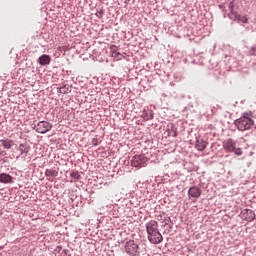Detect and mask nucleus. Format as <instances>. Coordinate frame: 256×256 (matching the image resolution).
<instances>
[{"label":"nucleus","instance_id":"nucleus-19","mask_svg":"<svg viewBox=\"0 0 256 256\" xmlns=\"http://www.w3.org/2000/svg\"><path fill=\"white\" fill-rule=\"evenodd\" d=\"M3 155V150L0 148V156Z\"/></svg>","mask_w":256,"mask_h":256},{"label":"nucleus","instance_id":"nucleus-7","mask_svg":"<svg viewBox=\"0 0 256 256\" xmlns=\"http://www.w3.org/2000/svg\"><path fill=\"white\" fill-rule=\"evenodd\" d=\"M240 217L244 221L251 222L255 220V212H253L251 209H244L241 211Z\"/></svg>","mask_w":256,"mask_h":256},{"label":"nucleus","instance_id":"nucleus-6","mask_svg":"<svg viewBox=\"0 0 256 256\" xmlns=\"http://www.w3.org/2000/svg\"><path fill=\"white\" fill-rule=\"evenodd\" d=\"M222 147L227 153H233V151L237 149V143L235 142V140L229 138L223 141Z\"/></svg>","mask_w":256,"mask_h":256},{"label":"nucleus","instance_id":"nucleus-9","mask_svg":"<svg viewBox=\"0 0 256 256\" xmlns=\"http://www.w3.org/2000/svg\"><path fill=\"white\" fill-rule=\"evenodd\" d=\"M38 63L39 65L45 66V65H49V63H51V56L47 55V54H43L38 58Z\"/></svg>","mask_w":256,"mask_h":256},{"label":"nucleus","instance_id":"nucleus-8","mask_svg":"<svg viewBox=\"0 0 256 256\" xmlns=\"http://www.w3.org/2000/svg\"><path fill=\"white\" fill-rule=\"evenodd\" d=\"M201 193H202L201 188H199L197 186H192L188 190L189 197H193L194 199L201 197Z\"/></svg>","mask_w":256,"mask_h":256},{"label":"nucleus","instance_id":"nucleus-18","mask_svg":"<svg viewBox=\"0 0 256 256\" xmlns=\"http://www.w3.org/2000/svg\"><path fill=\"white\" fill-rule=\"evenodd\" d=\"M240 151H241V150H239V149L236 150V151H235L236 155H241Z\"/></svg>","mask_w":256,"mask_h":256},{"label":"nucleus","instance_id":"nucleus-14","mask_svg":"<svg viewBox=\"0 0 256 256\" xmlns=\"http://www.w3.org/2000/svg\"><path fill=\"white\" fill-rule=\"evenodd\" d=\"M19 151L21 152V155L29 153L31 151V147L29 145L20 144L19 145Z\"/></svg>","mask_w":256,"mask_h":256},{"label":"nucleus","instance_id":"nucleus-13","mask_svg":"<svg viewBox=\"0 0 256 256\" xmlns=\"http://www.w3.org/2000/svg\"><path fill=\"white\" fill-rule=\"evenodd\" d=\"M232 15H234L235 19L238 20L239 23H247V21H249L247 16H243L237 13H232Z\"/></svg>","mask_w":256,"mask_h":256},{"label":"nucleus","instance_id":"nucleus-2","mask_svg":"<svg viewBox=\"0 0 256 256\" xmlns=\"http://www.w3.org/2000/svg\"><path fill=\"white\" fill-rule=\"evenodd\" d=\"M234 125L237 127L238 131H247L253 127V119L243 116L235 120Z\"/></svg>","mask_w":256,"mask_h":256},{"label":"nucleus","instance_id":"nucleus-15","mask_svg":"<svg viewBox=\"0 0 256 256\" xmlns=\"http://www.w3.org/2000/svg\"><path fill=\"white\" fill-rule=\"evenodd\" d=\"M110 53L112 55V57H119V55H121V53H119V48H117V46L112 45L110 46Z\"/></svg>","mask_w":256,"mask_h":256},{"label":"nucleus","instance_id":"nucleus-16","mask_svg":"<svg viewBox=\"0 0 256 256\" xmlns=\"http://www.w3.org/2000/svg\"><path fill=\"white\" fill-rule=\"evenodd\" d=\"M45 175L46 177H57V175H59V172H57V170L54 169H47L45 171Z\"/></svg>","mask_w":256,"mask_h":256},{"label":"nucleus","instance_id":"nucleus-4","mask_svg":"<svg viewBox=\"0 0 256 256\" xmlns=\"http://www.w3.org/2000/svg\"><path fill=\"white\" fill-rule=\"evenodd\" d=\"M147 161H149V158H147L145 155H135L131 160L132 167H145L147 164Z\"/></svg>","mask_w":256,"mask_h":256},{"label":"nucleus","instance_id":"nucleus-3","mask_svg":"<svg viewBox=\"0 0 256 256\" xmlns=\"http://www.w3.org/2000/svg\"><path fill=\"white\" fill-rule=\"evenodd\" d=\"M125 251L128 255L137 256L139 255V244L135 240H129L125 244Z\"/></svg>","mask_w":256,"mask_h":256},{"label":"nucleus","instance_id":"nucleus-1","mask_svg":"<svg viewBox=\"0 0 256 256\" xmlns=\"http://www.w3.org/2000/svg\"><path fill=\"white\" fill-rule=\"evenodd\" d=\"M146 231L148 234V240L153 245H159L163 241V236L159 232L157 221L151 220L146 224Z\"/></svg>","mask_w":256,"mask_h":256},{"label":"nucleus","instance_id":"nucleus-10","mask_svg":"<svg viewBox=\"0 0 256 256\" xmlns=\"http://www.w3.org/2000/svg\"><path fill=\"white\" fill-rule=\"evenodd\" d=\"M0 143L4 149H11L15 145V141L9 138L0 140Z\"/></svg>","mask_w":256,"mask_h":256},{"label":"nucleus","instance_id":"nucleus-5","mask_svg":"<svg viewBox=\"0 0 256 256\" xmlns=\"http://www.w3.org/2000/svg\"><path fill=\"white\" fill-rule=\"evenodd\" d=\"M51 129H53V125H51V123H49L47 121H40L35 126L36 132L40 133L42 135L47 133L48 131H51Z\"/></svg>","mask_w":256,"mask_h":256},{"label":"nucleus","instance_id":"nucleus-17","mask_svg":"<svg viewBox=\"0 0 256 256\" xmlns=\"http://www.w3.org/2000/svg\"><path fill=\"white\" fill-rule=\"evenodd\" d=\"M92 145H93L94 147H97V145H99V139L94 138V139L92 140Z\"/></svg>","mask_w":256,"mask_h":256},{"label":"nucleus","instance_id":"nucleus-20","mask_svg":"<svg viewBox=\"0 0 256 256\" xmlns=\"http://www.w3.org/2000/svg\"><path fill=\"white\" fill-rule=\"evenodd\" d=\"M2 213H1V210H0V215H1Z\"/></svg>","mask_w":256,"mask_h":256},{"label":"nucleus","instance_id":"nucleus-12","mask_svg":"<svg viewBox=\"0 0 256 256\" xmlns=\"http://www.w3.org/2000/svg\"><path fill=\"white\" fill-rule=\"evenodd\" d=\"M0 183H13V177L9 174H0Z\"/></svg>","mask_w":256,"mask_h":256},{"label":"nucleus","instance_id":"nucleus-11","mask_svg":"<svg viewBox=\"0 0 256 256\" xmlns=\"http://www.w3.org/2000/svg\"><path fill=\"white\" fill-rule=\"evenodd\" d=\"M207 141L203 140V139H199L196 141V149L198 151H205V149H207Z\"/></svg>","mask_w":256,"mask_h":256}]
</instances>
